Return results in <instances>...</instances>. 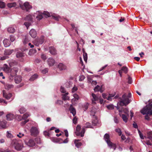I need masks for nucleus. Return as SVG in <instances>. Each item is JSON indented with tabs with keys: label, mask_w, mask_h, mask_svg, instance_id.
I'll use <instances>...</instances> for the list:
<instances>
[{
	"label": "nucleus",
	"mask_w": 152,
	"mask_h": 152,
	"mask_svg": "<svg viewBox=\"0 0 152 152\" xmlns=\"http://www.w3.org/2000/svg\"><path fill=\"white\" fill-rule=\"evenodd\" d=\"M122 72L125 73H127L128 72V68L126 66H124L121 68V70L118 71V73L121 77L122 76Z\"/></svg>",
	"instance_id": "15"
},
{
	"label": "nucleus",
	"mask_w": 152,
	"mask_h": 152,
	"mask_svg": "<svg viewBox=\"0 0 152 152\" xmlns=\"http://www.w3.org/2000/svg\"><path fill=\"white\" fill-rule=\"evenodd\" d=\"M120 116L121 117L123 121L125 123H126L127 122L128 119V117L129 116H127V115H124L122 114L121 115L120 114Z\"/></svg>",
	"instance_id": "31"
},
{
	"label": "nucleus",
	"mask_w": 152,
	"mask_h": 152,
	"mask_svg": "<svg viewBox=\"0 0 152 152\" xmlns=\"http://www.w3.org/2000/svg\"><path fill=\"white\" fill-rule=\"evenodd\" d=\"M63 102L61 100H57L56 102V104L58 105H61L63 104Z\"/></svg>",
	"instance_id": "57"
},
{
	"label": "nucleus",
	"mask_w": 152,
	"mask_h": 152,
	"mask_svg": "<svg viewBox=\"0 0 152 152\" xmlns=\"http://www.w3.org/2000/svg\"><path fill=\"white\" fill-rule=\"evenodd\" d=\"M83 56L84 61H85L86 62H87V53H86L85 54H84Z\"/></svg>",
	"instance_id": "62"
},
{
	"label": "nucleus",
	"mask_w": 152,
	"mask_h": 152,
	"mask_svg": "<svg viewBox=\"0 0 152 152\" xmlns=\"http://www.w3.org/2000/svg\"><path fill=\"white\" fill-rule=\"evenodd\" d=\"M5 3L3 1H0V8H3L5 7Z\"/></svg>",
	"instance_id": "54"
},
{
	"label": "nucleus",
	"mask_w": 152,
	"mask_h": 152,
	"mask_svg": "<svg viewBox=\"0 0 152 152\" xmlns=\"http://www.w3.org/2000/svg\"><path fill=\"white\" fill-rule=\"evenodd\" d=\"M6 69L7 70V72L9 73V79L10 81L12 80L18 71V68L16 67H14L11 69L8 68H6Z\"/></svg>",
	"instance_id": "3"
},
{
	"label": "nucleus",
	"mask_w": 152,
	"mask_h": 152,
	"mask_svg": "<svg viewBox=\"0 0 152 152\" xmlns=\"http://www.w3.org/2000/svg\"><path fill=\"white\" fill-rule=\"evenodd\" d=\"M15 115L16 116L15 118L18 121H21L22 119H23V116L22 117L20 115L15 114Z\"/></svg>",
	"instance_id": "50"
},
{
	"label": "nucleus",
	"mask_w": 152,
	"mask_h": 152,
	"mask_svg": "<svg viewBox=\"0 0 152 152\" xmlns=\"http://www.w3.org/2000/svg\"><path fill=\"white\" fill-rule=\"evenodd\" d=\"M13 50H8L4 51V54L5 55L7 56L10 55L13 52Z\"/></svg>",
	"instance_id": "37"
},
{
	"label": "nucleus",
	"mask_w": 152,
	"mask_h": 152,
	"mask_svg": "<svg viewBox=\"0 0 152 152\" xmlns=\"http://www.w3.org/2000/svg\"><path fill=\"white\" fill-rule=\"evenodd\" d=\"M48 72V69L46 68L42 71V73L43 74H45Z\"/></svg>",
	"instance_id": "61"
},
{
	"label": "nucleus",
	"mask_w": 152,
	"mask_h": 152,
	"mask_svg": "<svg viewBox=\"0 0 152 152\" xmlns=\"http://www.w3.org/2000/svg\"><path fill=\"white\" fill-rule=\"evenodd\" d=\"M68 138H66L64 140H63L60 138L59 143H68Z\"/></svg>",
	"instance_id": "48"
},
{
	"label": "nucleus",
	"mask_w": 152,
	"mask_h": 152,
	"mask_svg": "<svg viewBox=\"0 0 152 152\" xmlns=\"http://www.w3.org/2000/svg\"><path fill=\"white\" fill-rule=\"evenodd\" d=\"M34 18L35 17L37 20H41L43 17L42 12L40 10L37 11L35 13H34Z\"/></svg>",
	"instance_id": "10"
},
{
	"label": "nucleus",
	"mask_w": 152,
	"mask_h": 152,
	"mask_svg": "<svg viewBox=\"0 0 152 152\" xmlns=\"http://www.w3.org/2000/svg\"><path fill=\"white\" fill-rule=\"evenodd\" d=\"M69 93L68 92H66L65 94L62 95V99L63 100L65 101L66 100H69V97L67 95Z\"/></svg>",
	"instance_id": "32"
},
{
	"label": "nucleus",
	"mask_w": 152,
	"mask_h": 152,
	"mask_svg": "<svg viewBox=\"0 0 152 152\" xmlns=\"http://www.w3.org/2000/svg\"><path fill=\"white\" fill-rule=\"evenodd\" d=\"M152 108V104H149L148 105H146L140 111L141 113L143 115L148 114L149 110H151Z\"/></svg>",
	"instance_id": "9"
},
{
	"label": "nucleus",
	"mask_w": 152,
	"mask_h": 152,
	"mask_svg": "<svg viewBox=\"0 0 152 152\" xmlns=\"http://www.w3.org/2000/svg\"><path fill=\"white\" fill-rule=\"evenodd\" d=\"M115 95V93L112 94H109L107 98V99L108 100L111 101L113 99Z\"/></svg>",
	"instance_id": "36"
},
{
	"label": "nucleus",
	"mask_w": 152,
	"mask_h": 152,
	"mask_svg": "<svg viewBox=\"0 0 152 152\" xmlns=\"http://www.w3.org/2000/svg\"><path fill=\"white\" fill-rule=\"evenodd\" d=\"M24 56L23 53L20 52H18L16 54V56L17 58H21Z\"/></svg>",
	"instance_id": "41"
},
{
	"label": "nucleus",
	"mask_w": 152,
	"mask_h": 152,
	"mask_svg": "<svg viewBox=\"0 0 152 152\" xmlns=\"http://www.w3.org/2000/svg\"><path fill=\"white\" fill-rule=\"evenodd\" d=\"M3 43L5 47H7L10 45V41L7 39H4L3 41Z\"/></svg>",
	"instance_id": "26"
},
{
	"label": "nucleus",
	"mask_w": 152,
	"mask_h": 152,
	"mask_svg": "<svg viewBox=\"0 0 152 152\" xmlns=\"http://www.w3.org/2000/svg\"><path fill=\"white\" fill-rule=\"evenodd\" d=\"M85 131V127H83L81 131V126L80 125H78L76 127L75 133L77 136L80 135L81 137H83Z\"/></svg>",
	"instance_id": "7"
},
{
	"label": "nucleus",
	"mask_w": 152,
	"mask_h": 152,
	"mask_svg": "<svg viewBox=\"0 0 152 152\" xmlns=\"http://www.w3.org/2000/svg\"><path fill=\"white\" fill-rule=\"evenodd\" d=\"M144 144L145 145V144H146L147 145L151 146L152 145V143L149 140H146V141H144Z\"/></svg>",
	"instance_id": "55"
},
{
	"label": "nucleus",
	"mask_w": 152,
	"mask_h": 152,
	"mask_svg": "<svg viewBox=\"0 0 152 152\" xmlns=\"http://www.w3.org/2000/svg\"><path fill=\"white\" fill-rule=\"evenodd\" d=\"M60 138H55L54 137H52L51 138V140L53 142H57L59 143L60 142Z\"/></svg>",
	"instance_id": "43"
},
{
	"label": "nucleus",
	"mask_w": 152,
	"mask_h": 152,
	"mask_svg": "<svg viewBox=\"0 0 152 152\" xmlns=\"http://www.w3.org/2000/svg\"><path fill=\"white\" fill-rule=\"evenodd\" d=\"M138 133L139 134L140 138L142 139H144V137L143 136V134L139 130H138Z\"/></svg>",
	"instance_id": "58"
},
{
	"label": "nucleus",
	"mask_w": 152,
	"mask_h": 152,
	"mask_svg": "<svg viewBox=\"0 0 152 152\" xmlns=\"http://www.w3.org/2000/svg\"><path fill=\"white\" fill-rule=\"evenodd\" d=\"M58 68L60 70H65L66 67L64 64L60 63L58 65Z\"/></svg>",
	"instance_id": "23"
},
{
	"label": "nucleus",
	"mask_w": 152,
	"mask_h": 152,
	"mask_svg": "<svg viewBox=\"0 0 152 152\" xmlns=\"http://www.w3.org/2000/svg\"><path fill=\"white\" fill-rule=\"evenodd\" d=\"M88 105L89 104L88 103H85L82 106L84 111H86L88 109Z\"/></svg>",
	"instance_id": "47"
},
{
	"label": "nucleus",
	"mask_w": 152,
	"mask_h": 152,
	"mask_svg": "<svg viewBox=\"0 0 152 152\" xmlns=\"http://www.w3.org/2000/svg\"><path fill=\"white\" fill-rule=\"evenodd\" d=\"M7 122L6 120H2L0 121V129L6 128Z\"/></svg>",
	"instance_id": "18"
},
{
	"label": "nucleus",
	"mask_w": 152,
	"mask_h": 152,
	"mask_svg": "<svg viewBox=\"0 0 152 152\" xmlns=\"http://www.w3.org/2000/svg\"><path fill=\"white\" fill-rule=\"evenodd\" d=\"M122 106L120 105L119 104L118 105L117 104V106L116 107L117 109L118 110V111L119 113H121L123 112L125 113L126 115H127V116H129V111L128 109L127 108H124L122 107Z\"/></svg>",
	"instance_id": "11"
},
{
	"label": "nucleus",
	"mask_w": 152,
	"mask_h": 152,
	"mask_svg": "<svg viewBox=\"0 0 152 152\" xmlns=\"http://www.w3.org/2000/svg\"><path fill=\"white\" fill-rule=\"evenodd\" d=\"M26 111V110L25 108L23 107H20L18 110L20 114H23Z\"/></svg>",
	"instance_id": "40"
},
{
	"label": "nucleus",
	"mask_w": 152,
	"mask_h": 152,
	"mask_svg": "<svg viewBox=\"0 0 152 152\" xmlns=\"http://www.w3.org/2000/svg\"><path fill=\"white\" fill-rule=\"evenodd\" d=\"M22 80V77L20 76H18L15 77V81L16 83H19Z\"/></svg>",
	"instance_id": "29"
},
{
	"label": "nucleus",
	"mask_w": 152,
	"mask_h": 152,
	"mask_svg": "<svg viewBox=\"0 0 152 152\" xmlns=\"http://www.w3.org/2000/svg\"><path fill=\"white\" fill-rule=\"evenodd\" d=\"M26 27L27 29H28V27L31 25V23L29 22H26L23 24Z\"/></svg>",
	"instance_id": "51"
},
{
	"label": "nucleus",
	"mask_w": 152,
	"mask_h": 152,
	"mask_svg": "<svg viewBox=\"0 0 152 152\" xmlns=\"http://www.w3.org/2000/svg\"><path fill=\"white\" fill-rule=\"evenodd\" d=\"M104 139L107 143L108 146L110 148H113L114 150H115L116 145L110 141L109 134H106L104 136Z\"/></svg>",
	"instance_id": "4"
},
{
	"label": "nucleus",
	"mask_w": 152,
	"mask_h": 152,
	"mask_svg": "<svg viewBox=\"0 0 152 152\" xmlns=\"http://www.w3.org/2000/svg\"><path fill=\"white\" fill-rule=\"evenodd\" d=\"M24 136V134L21 132H19L17 134V136L19 138H21Z\"/></svg>",
	"instance_id": "52"
},
{
	"label": "nucleus",
	"mask_w": 152,
	"mask_h": 152,
	"mask_svg": "<svg viewBox=\"0 0 152 152\" xmlns=\"http://www.w3.org/2000/svg\"><path fill=\"white\" fill-rule=\"evenodd\" d=\"M102 86H100L99 85H97L96 86L94 89V90L95 91H100V92H103L104 89L102 88Z\"/></svg>",
	"instance_id": "19"
},
{
	"label": "nucleus",
	"mask_w": 152,
	"mask_h": 152,
	"mask_svg": "<svg viewBox=\"0 0 152 152\" xmlns=\"http://www.w3.org/2000/svg\"><path fill=\"white\" fill-rule=\"evenodd\" d=\"M14 86L13 85L8 83H6L4 85L5 88L8 90H11L13 88Z\"/></svg>",
	"instance_id": "27"
},
{
	"label": "nucleus",
	"mask_w": 152,
	"mask_h": 152,
	"mask_svg": "<svg viewBox=\"0 0 152 152\" xmlns=\"http://www.w3.org/2000/svg\"><path fill=\"white\" fill-rule=\"evenodd\" d=\"M3 97L6 98L7 100H8L12 96V94L10 93H6L5 90H4L2 91Z\"/></svg>",
	"instance_id": "16"
},
{
	"label": "nucleus",
	"mask_w": 152,
	"mask_h": 152,
	"mask_svg": "<svg viewBox=\"0 0 152 152\" xmlns=\"http://www.w3.org/2000/svg\"><path fill=\"white\" fill-rule=\"evenodd\" d=\"M49 50L50 53L52 55H55L56 54V50L54 47H50Z\"/></svg>",
	"instance_id": "25"
},
{
	"label": "nucleus",
	"mask_w": 152,
	"mask_h": 152,
	"mask_svg": "<svg viewBox=\"0 0 152 152\" xmlns=\"http://www.w3.org/2000/svg\"><path fill=\"white\" fill-rule=\"evenodd\" d=\"M45 41V37L41 36L40 37L35 39L33 42L34 44L37 46L43 44Z\"/></svg>",
	"instance_id": "8"
},
{
	"label": "nucleus",
	"mask_w": 152,
	"mask_h": 152,
	"mask_svg": "<svg viewBox=\"0 0 152 152\" xmlns=\"http://www.w3.org/2000/svg\"><path fill=\"white\" fill-rule=\"evenodd\" d=\"M60 90L61 92V93H66V91L65 89L62 86H61V87Z\"/></svg>",
	"instance_id": "59"
},
{
	"label": "nucleus",
	"mask_w": 152,
	"mask_h": 152,
	"mask_svg": "<svg viewBox=\"0 0 152 152\" xmlns=\"http://www.w3.org/2000/svg\"><path fill=\"white\" fill-rule=\"evenodd\" d=\"M36 52V50L35 49H32L29 50L28 54L30 56H32Z\"/></svg>",
	"instance_id": "39"
},
{
	"label": "nucleus",
	"mask_w": 152,
	"mask_h": 152,
	"mask_svg": "<svg viewBox=\"0 0 152 152\" xmlns=\"http://www.w3.org/2000/svg\"><path fill=\"white\" fill-rule=\"evenodd\" d=\"M91 99L92 103L94 104H95L96 103L95 101H98L99 99V98L95 94L92 93V97H91Z\"/></svg>",
	"instance_id": "21"
},
{
	"label": "nucleus",
	"mask_w": 152,
	"mask_h": 152,
	"mask_svg": "<svg viewBox=\"0 0 152 152\" xmlns=\"http://www.w3.org/2000/svg\"><path fill=\"white\" fill-rule=\"evenodd\" d=\"M107 109L109 110H112L114 108V105L112 104L107 105Z\"/></svg>",
	"instance_id": "56"
},
{
	"label": "nucleus",
	"mask_w": 152,
	"mask_h": 152,
	"mask_svg": "<svg viewBox=\"0 0 152 152\" xmlns=\"http://www.w3.org/2000/svg\"><path fill=\"white\" fill-rule=\"evenodd\" d=\"M77 118L76 116H75L72 120L73 123L75 124H76L77 122Z\"/></svg>",
	"instance_id": "60"
},
{
	"label": "nucleus",
	"mask_w": 152,
	"mask_h": 152,
	"mask_svg": "<svg viewBox=\"0 0 152 152\" xmlns=\"http://www.w3.org/2000/svg\"><path fill=\"white\" fill-rule=\"evenodd\" d=\"M28 41L29 39L28 37H26L23 41V43L24 44H26Z\"/></svg>",
	"instance_id": "64"
},
{
	"label": "nucleus",
	"mask_w": 152,
	"mask_h": 152,
	"mask_svg": "<svg viewBox=\"0 0 152 152\" xmlns=\"http://www.w3.org/2000/svg\"><path fill=\"white\" fill-rule=\"evenodd\" d=\"M47 63L49 66H52L55 63V61L53 58H50L48 59Z\"/></svg>",
	"instance_id": "14"
},
{
	"label": "nucleus",
	"mask_w": 152,
	"mask_h": 152,
	"mask_svg": "<svg viewBox=\"0 0 152 152\" xmlns=\"http://www.w3.org/2000/svg\"><path fill=\"white\" fill-rule=\"evenodd\" d=\"M38 77V75L37 74H35L32 76L29 79L30 81H33L36 79Z\"/></svg>",
	"instance_id": "44"
},
{
	"label": "nucleus",
	"mask_w": 152,
	"mask_h": 152,
	"mask_svg": "<svg viewBox=\"0 0 152 152\" xmlns=\"http://www.w3.org/2000/svg\"><path fill=\"white\" fill-rule=\"evenodd\" d=\"M16 5V4L15 2L9 3L7 4V7L9 8H12L15 7Z\"/></svg>",
	"instance_id": "45"
},
{
	"label": "nucleus",
	"mask_w": 152,
	"mask_h": 152,
	"mask_svg": "<svg viewBox=\"0 0 152 152\" xmlns=\"http://www.w3.org/2000/svg\"><path fill=\"white\" fill-rule=\"evenodd\" d=\"M34 18V15H33L29 14L27 15L26 16V17L24 18V20H27L32 22L33 21V19Z\"/></svg>",
	"instance_id": "22"
},
{
	"label": "nucleus",
	"mask_w": 152,
	"mask_h": 152,
	"mask_svg": "<svg viewBox=\"0 0 152 152\" xmlns=\"http://www.w3.org/2000/svg\"><path fill=\"white\" fill-rule=\"evenodd\" d=\"M30 132L31 135L34 136H37L39 133L37 128L33 126H32Z\"/></svg>",
	"instance_id": "12"
},
{
	"label": "nucleus",
	"mask_w": 152,
	"mask_h": 152,
	"mask_svg": "<svg viewBox=\"0 0 152 152\" xmlns=\"http://www.w3.org/2000/svg\"><path fill=\"white\" fill-rule=\"evenodd\" d=\"M52 13H50L47 11H44L42 12L43 16L45 18H48L51 16V14H52Z\"/></svg>",
	"instance_id": "30"
},
{
	"label": "nucleus",
	"mask_w": 152,
	"mask_h": 152,
	"mask_svg": "<svg viewBox=\"0 0 152 152\" xmlns=\"http://www.w3.org/2000/svg\"><path fill=\"white\" fill-rule=\"evenodd\" d=\"M69 110L70 113H72L73 116H74L76 115V111L75 109L72 107V104L70 105V106L69 108Z\"/></svg>",
	"instance_id": "28"
},
{
	"label": "nucleus",
	"mask_w": 152,
	"mask_h": 152,
	"mask_svg": "<svg viewBox=\"0 0 152 152\" xmlns=\"http://www.w3.org/2000/svg\"><path fill=\"white\" fill-rule=\"evenodd\" d=\"M11 144L18 151L21 150L23 147L22 140H20L13 139L11 142Z\"/></svg>",
	"instance_id": "2"
},
{
	"label": "nucleus",
	"mask_w": 152,
	"mask_h": 152,
	"mask_svg": "<svg viewBox=\"0 0 152 152\" xmlns=\"http://www.w3.org/2000/svg\"><path fill=\"white\" fill-rule=\"evenodd\" d=\"M73 96L74 98L72 99L71 102L73 104L74 103L75 104L79 100V97L78 95L76 94H74Z\"/></svg>",
	"instance_id": "17"
},
{
	"label": "nucleus",
	"mask_w": 152,
	"mask_h": 152,
	"mask_svg": "<svg viewBox=\"0 0 152 152\" xmlns=\"http://www.w3.org/2000/svg\"><path fill=\"white\" fill-rule=\"evenodd\" d=\"M17 64L16 61L14 60H12L9 63V65L10 67H12Z\"/></svg>",
	"instance_id": "42"
},
{
	"label": "nucleus",
	"mask_w": 152,
	"mask_h": 152,
	"mask_svg": "<svg viewBox=\"0 0 152 152\" xmlns=\"http://www.w3.org/2000/svg\"><path fill=\"white\" fill-rule=\"evenodd\" d=\"M7 30L10 33H13L15 32V28L12 26L8 27Z\"/></svg>",
	"instance_id": "38"
},
{
	"label": "nucleus",
	"mask_w": 152,
	"mask_h": 152,
	"mask_svg": "<svg viewBox=\"0 0 152 152\" xmlns=\"http://www.w3.org/2000/svg\"><path fill=\"white\" fill-rule=\"evenodd\" d=\"M145 139H148L151 140L152 142V131H150L147 133V137H145Z\"/></svg>",
	"instance_id": "33"
},
{
	"label": "nucleus",
	"mask_w": 152,
	"mask_h": 152,
	"mask_svg": "<svg viewBox=\"0 0 152 152\" xmlns=\"http://www.w3.org/2000/svg\"><path fill=\"white\" fill-rule=\"evenodd\" d=\"M7 136L8 138H11L13 137L12 135L8 131H7Z\"/></svg>",
	"instance_id": "63"
},
{
	"label": "nucleus",
	"mask_w": 152,
	"mask_h": 152,
	"mask_svg": "<svg viewBox=\"0 0 152 152\" xmlns=\"http://www.w3.org/2000/svg\"><path fill=\"white\" fill-rule=\"evenodd\" d=\"M6 119L7 121H10L15 119L16 116L12 113H9L6 115Z\"/></svg>",
	"instance_id": "13"
},
{
	"label": "nucleus",
	"mask_w": 152,
	"mask_h": 152,
	"mask_svg": "<svg viewBox=\"0 0 152 152\" xmlns=\"http://www.w3.org/2000/svg\"><path fill=\"white\" fill-rule=\"evenodd\" d=\"M92 123V124L94 126H95L99 124V121L97 118L96 117L93 119Z\"/></svg>",
	"instance_id": "34"
},
{
	"label": "nucleus",
	"mask_w": 152,
	"mask_h": 152,
	"mask_svg": "<svg viewBox=\"0 0 152 152\" xmlns=\"http://www.w3.org/2000/svg\"><path fill=\"white\" fill-rule=\"evenodd\" d=\"M30 115V114L29 113H26L24 114L23 116V119L25 120L26 119L28 118Z\"/></svg>",
	"instance_id": "49"
},
{
	"label": "nucleus",
	"mask_w": 152,
	"mask_h": 152,
	"mask_svg": "<svg viewBox=\"0 0 152 152\" xmlns=\"http://www.w3.org/2000/svg\"><path fill=\"white\" fill-rule=\"evenodd\" d=\"M79 141L80 140H75L74 143L75 146L77 148H79L82 145V143L79 142Z\"/></svg>",
	"instance_id": "35"
},
{
	"label": "nucleus",
	"mask_w": 152,
	"mask_h": 152,
	"mask_svg": "<svg viewBox=\"0 0 152 152\" xmlns=\"http://www.w3.org/2000/svg\"><path fill=\"white\" fill-rule=\"evenodd\" d=\"M115 132L118 133L119 136L121 135L122 134V132L121 129L119 128L116 129H115Z\"/></svg>",
	"instance_id": "53"
},
{
	"label": "nucleus",
	"mask_w": 152,
	"mask_h": 152,
	"mask_svg": "<svg viewBox=\"0 0 152 152\" xmlns=\"http://www.w3.org/2000/svg\"><path fill=\"white\" fill-rule=\"evenodd\" d=\"M51 16L52 18L57 21H58L59 19L61 18L60 16L58 15L55 13L51 14Z\"/></svg>",
	"instance_id": "24"
},
{
	"label": "nucleus",
	"mask_w": 152,
	"mask_h": 152,
	"mask_svg": "<svg viewBox=\"0 0 152 152\" xmlns=\"http://www.w3.org/2000/svg\"><path fill=\"white\" fill-rule=\"evenodd\" d=\"M83 127H85V129L86 128H92L93 127L91 125V124L89 122H87L86 123L85 126H83Z\"/></svg>",
	"instance_id": "46"
},
{
	"label": "nucleus",
	"mask_w": 152,
	"mask_h": 152,
	"mask_svg": "<svg viewBox=\"0 0 152 152\" xmlns=\"http://www.w3.org/2000/svg\"><path fill=\"white\" fill-rule=\"evenodd\" d=\"M131 96V94L130 93L128 94L127 96L125 94H123L122 96L123 99L119 102L118 103V105L119 104L121 106H126L131 102V100L129 99L128 98H130Z\"/></svg>",
	"instance_id": "1"
},
{
	"label": "nucleus",
	"mask_w": 152,
	"mask_h": 152,
	"mask_svg": "<svg viewBox=\"0 0 152 152\" xmlns=\"http://www.w3.org/2000/svg\"><path fill=\"white\" fill-rule=\"evenodd\" d=\"M18 3L20 8L23 10H26V11H28L32 7L30 5L28 2L23 3L21 1L19 0Z\"/></svg>",
	"instance_id": "5"
},
{
	"label": "nucleus",
	"mask_w": 152,
	"mask_h": 152,
	"mask_svg": "<svg viewBox=\"0 0 152 152\" xmlns=\"http://www.w3.org/2000/svg\"><path fill=\"white\" fill-rule=\"evenodd\" d=\"M25 143L26 145H28L29 147H33L35 144V142L36 141H37L36 142L37 143H40V139L38 138H36L35 139V141L32 139H29L28 140L27 139L24 140Z\"/></svg>",
	"instance_id": "6"
},
{
	"label": "nucleus",
	"mask_w": 152,
	"mask_h": 152,
	"mask_svg": "<svg viewBox=\"0 0 152 152\" xmlns=\"http://www.w3.org/2000/svg\"><path fill=\"white\" fill-rule=\"evenodd\" d=\"M29 34L33 38H35L37 34L36 31L34 29H31L29 32Z\"/></svg>",
	"instance_id": "20"
}]
</instances>
